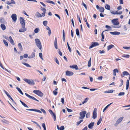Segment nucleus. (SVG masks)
Instances as JSON below:
<instances>
[{"mask_svg": "<svg viewBox=\"0 0 130 130\" xmlns=\"http://www.w3.org/2000/svg\"><path fill=\"white\" fill-rule=\"evenodd\" d=\"M35 41L37 46L40 50H41L42 46L40 40L38 39H35Z\"/></svg>", "mask_w": 130, "mask_h": 130, "instance_id": "nucleus-1", "label": "nucleus"}, {"mask_svg": "<svg viewBox=\"0 0 130 130\" xmlns=\"http://www.w3.org/2000/svg\"><path fill=\"white\" fill-rule=\"evenodd\" d=\"M33 92L39 96L42 97L43 95V93L41 91L38 90H35L33 91Z\"/></svg>", "mask_w": 130, "mask_h": 130, "instance_id": "nucleus-2", "label": "nucleus"}, {"mask_svg": "<svg viewBox=\"0 0 130 130\" xmlns=\"http://www.w3.org/2000/svg\"><path fill=\"white\" fill-rule=\"evenodd\" d=\"M23 80L30 85H34L35 84L34 82L32 80H30L29 79L26 78L24 79Z\"/></svg>", "mask_w": 130, "mask_h": 130, "instance_id": "nucleus-3", "label": "nucleus"}, {"mask_svg": "<svg viewBox=\"0 0 130 130\" xmlns=\"http://www.w3.org/2000/svg\"><path fill=\"white\" fill-rule=\"evenodd\" d=\"M86 113V111H84L80 112L79 115L80 117H79V119H83L85 117V115Z\"/></svg>", "mask_w": 130, "mask_h": 130, "instance_id": "nucleus-4", "label": "nucleus"}, {"mask_svg": "<svg viewBox=\"0 0 130 130\" xmlns=\"http://www.w3.org/2000/svg\"><path fill=\"white\" fill-rule=\"evenodd\" d=\"M123 118V117H121L119 118L114 124L115 126H117L118 124L121 122Z\"/></svg>", "mask_w": 130, "mask_h": 130, "instance_id": "nucleus-5", "label": "nucleus"}, {"mask_svg": "<svg viewBox=\"0 0 130 130\" xmlns=\"http://www.w3.org/2000/svg\"><path fill=\"white\" fill-rule=\"evenodd\" d=\"M118 19H114L111 21L112 22L114 25L118 26L119 24V22L118 21Z\"/></svg>", "mask_w": 130, "mask_h": 130, "instance_id": "nucleus-6", "label": "nucleus"}, {"mask_svg": "<svg viewBox=\"0 0 130 130\" xmlns=\"http://www.w3.org/2000/svg\"><path fill=\"white\" fill-rule=\"evenodd\" d=\"M97 109L96 108H95L93 110L92 118L93 119H95L96 118L97 116V114L96 112Z\"/></svg>", "mask_w": 130, "mask_h": 130, "instance_id": "nucleus-7", "label": "nucleus"}, {"mask_svg": "<svg viewBox=\"0 0 130 130\" xmlns=\"http://www.w3.org/2000/svg\"><path fill=\"white\" fill-rule=\"evenodd\" d=\"M22 28L19 30V31L20 32H23L26 30V29L25 27V25H21Z\"/></svg>", "mask_w": 130, "mask_h": 130, "instance_id": "nucleus-8", "label": "nucleus"}, {"mask_svg": "<svg viewBox=\"0 0 130 130\" xmlns=\"http://www.w3.org/2000/svg\"><path fill=\"white\" fill-rule=\"evenodd\" d=\"M20 21L21 25H25V22L23 18L22 17H20Z\"/></svg>", "mask_w": 130, "mask_h": 130, "instance_id": "nucleus-9", "label": "nucleus"}, {"mask_svg": "<svg viewBox=\"0 0 130 130\" xmlns=\"http://www.w3.org/2000/svg\"><path fill=\"white\" fill-rule=\"evenodd\" d=\"M74 73L72 71H67L66 72V75L67 76H71L73 75Z\"/></svg>", "mask_w": 130, "mask_h": 130, "instance_id": "nucleus-10", "label": "nucleus"}, {"mask_svg": "<svg viewBox=\"0 0 130 130\" xmlns=\"http://www.w3.org/2000/svg\"><path fill=\"white\" fill-rule=\"evenodd\" d=\"M25 94L27 96L28 98H29L30 99H32L34 100H35L37 101L38 102L39 101L36 99L34 97L31 96L29 94H28L27 93H25Z\"/></svg>", "mask_w": 130, "mask_h": 130, "instance_id": "nucleus-11", "label": "nucleus"}, {"mask_svg": "<svg viewBox=\"0 0 130 130\" xmlns=\"http://www.w3.org/2000/svg\"><path fill=\"white\" fill-rule=\"evenodd\" d=\"M11 17L14 22H15L17 19V15L15 14H13Z\"/></svg>", "mask_w": 130, "mask_h": 130, "instance_id": "nucleus-12", "label": "nucleus"}, {"mask_svg": "<svg viewBox=\"0 0 130 130\" xmlns=\"http://www.w3.org/2000/svg\"><path fill=\"white\" fill-rule=\"evenodd\" d=\"M99 45L98 43L97 42H92L91 45L89 47L90 49L91 48L93 47L97 46Z\"/></svg>", "mask_w": 130, "mask_h": 130, "instance_id": "nucleus-13", "label": "nucleus"}, {"mask_svg": "<svg viewBox=\"0 0 130 130\" xmlns=\"http://www.w3.org/2000/svg\"><path fill=\"white\" fill-rule=\"evenodd\" d=\"M129 75V73L126 71H124L122 72L121 76L122 77H124L125 76H127Z\"/></svg>", "mask_w": 130, "mask_h": 130, "instance_id": "nucleus-14", "label": "nucleus"}, {"mask_svg": "<svg viewBox=\"0 0 130 130\" xmlns=\"http://www.w3.org/2000/svg\"><path fill=\"white\" fill-rule=\"evenodd\" d=\"M94 122H92L90 123L88 125V128L90 129H92L94 125Z\"/></svg>", "mask_w": 130, "mask_h": 130, "instance_id": "nucleus-15", "label": "nucleus"}, {"mask_svg": "<svg viewBox=\"0 0 130 130\" xmlns=\"http://www.w3.org/2000/svg\"><path fill=\"white\" fill-rule=\"evenodd\" d=\"M26 110L28 111H35L37 112H38L42 113L41 112L40 110L38 109H26Z\"/></svg>", "mask_w": 130, "mask_h": 130, "instance_id": "nucleus-16", "label": "nucleus"}, {"mask_svg": "<svg viewBox=\"0 0 130 130\" xmlns=\"http://www.w3.org/2000/svg\"><path fill=\"white\" fill-rule=\"evenodd\" d=\"M110 33L112 35H118L120 34V33L118 31H114L113 32H110Z\"/></svg>", "mask_w": 130, "mask_h": 130, "instance_id": "nucleus-17", "label": "nucleus"}, {"mask_svg": "<svg viewBox=\"0 0 130 130\" xmlns=\"http://www.w3.org/2000/svg\"><path fill=\"white\" fill-rule=\"evenodd\" d=\"M70 67L71 68H74L76 70H77L78 69V67L76 65H73L72 66H70Z\"/></svg>", "mask_w": 130, "mask_h": 130, "instance_id": "nucleus-18", "label": "nucleus"}, {"mask_svg": "<svg viewBox=\"0 0 130 130\" xmlns=\"http://www.w3.org/2000/svg\"><path fill=\"white\" fill-rule=\"evenodd\" d=\"M8 40L10 41V42L11 43V44L13 45H14V41L12 39V37L11 36H10L9 37Z\"/></svg>", "mask_w": 130, "mask_h": 130, "instance_id": "nucleus-19", "label": "nucleus"}, {"mask_svg": "<svg viewBox=\"0 0 130 130\" xmlns=\"http://www.w3.org/2000/svg\"><path fill=\"white\" fill-rule=\"evenodd\" d=\"M46 29L48 31V36H50L52 33L51 30L50 28V27H48V26H46Z\"/></svg>", "mask_w": 130, "mask_h": 130, "instance_id": "nucleus-20", "label": "nucleus"}, {"mask_svg": "<svg viewBox=\"0 0 130 130\" xmlns=\"http://www.w3.org/2000/svg\"><path fill=\"white\" fill-rule=\"evenodd\" d=\"M1 121L3 123L6 124H8L9 123V121L6 120L4 119H3L1 120Z\"/></svg>", "mask_w": 130, "mask_h": 130, "instance_id": "nucleus-21", "label": "nucleus"}, {"mask_svg": "<svg viewBox=\"0 0 130 130\" xmlns=\"http://www.w3.org/2000/svg\"><path fill=\"white\" fill-rule=\"evenodd\" d=\"M82 88L83 89H90V90L91 91H94L95 90H97V89H89L87 87H82Z\"/></svg>", "mask_w": 130, "mask_h": 130, "instance_id": "nucleus-22", "label": "nucleus"}, {"mask_svg": "<svg viewBox=\"0 0 130 130\" xmlns=\"http://www.w3.org/2000/svg\"><path fill=\"white\" fill-rule=\"evenodd\" d=\"M1 27L3 30H5L6 28V26L4 24H1Z\"/></svg>", "mask_w": 130, "mask_h": 130, "instance_id": "nucleus-23", "label": "nucleus"}, {"mask_svg": "<svg viewBox=\"0 0 130 130\" xmlns=\"http://www.w3.org/2000/svg\"><path fill=\"white\" fill-rule=\"evenodd\" d=\"M35 56V54L34 53H32L30 55H29L28 57V58H32L34 57Z\"/></svg>", "mask_w": 130, "mask_h": 130, "instance_id": "nucleus-24", "label": "nucleus"}, {"mask_svg": "<svg viewBox=\"0 0 130 130\" xmlns=\"http://www.w3.org/2000/svg\"><path fill=\"white\" fill-rule=\"evenodd\" d=\"M114 47V45L112 44L109 45L107 47V50L108 51L109 50Z\"/></svg>", "mask_w": 130, "mask_h": 130, "instance_id": "nucleus-25", "label": "nucleus"}, {"mask_svg": "<svg viewBox=\"0 0 130 130\" xmlns=\"http://www.w3.org/2000/svg\"><path fill=\"white\" fill-rule=\"evenodd\" d=\"M0 22L1 24H4L6 23L4 19H0Z\"/></svg>", "mask_w": 130, "mask_h": 130, "instance_id": "nucleus-26", "label": "nucleus"}, {"mask_svg": "<svg viewBox=\"0 0 130 130\" xmlns=\"http://www.w3.org/2000/svg\"><path fill=\"white\" fill-rule=\"evenodd\" d=\"M103 118L102 117H101L99 119L97 123V125H99L100 124V123L101 122Z\"/></svg>", "mask_w": 130, "mask_h": 130, "instance_id": "nucleus-27", "label": "nucleus"}, {"mask_svg": "<svg viewBox=\"0 0 130 130\" xmlns=\"http://www.w3.org/2000/svg\"><path fill=\"white\" fill-rule=\"evenodd\" d=\"M105 8L106 9L108 10H110V5L107 4H106L105 6Z\"/></svg>", "mask_w": 130, "mask_h": 130, "instance_id": "nucleus-28", "label": "nucleus"}, {"mask_svg": "<svg viewBox=\"0 0 130 130\" xmlns=\"http://www.w3.org/2000/svg\"><path fill=\"white\" fill-rule=\"evenodd\" d=\"M18 47L19 48L20 50L22 51L23 50V47L21 44L20 43H19L18 44Z\"/></svg>", "mask_w": 130, "mask_h": 130, "instance_id": "nucleus-29", "label": "nucleus"}, {"mask_svg": "<svg viewBox=\"0 0 130 130\" xmlns=\"http://www.w3.org/2000/svg\"><path fill=\"white\" fill-rule=\"evenodd\" d=\"M129 80H127L126 82V89L127 90L128 88L129 85Z\"/></svg>", "mask_w": 130, "mask_h": 130, "instance_id": "nucleus-30", "label": "nucleus"}, {"mask_svg": "<svg viewBox=\"0 0 130 130\" xmlns=\"http://www.w3.org/2000/svg\"><path fill=\"white\" fill-rule=\"evenodd\" d=\"M36 16L37 17H42V15L39 12H37L36 14Z\"/></svg>", "mask_w": 130, "mask_h": 130, "instance_id": "nucleus-31", "label": "nucleus"}, {"mask_svg": "<svg viewBox=\"0 0 130 130\" xmlns=\"http://www.w3.org/2000/svg\"><path fill=\"white\" fill-rule=\"evenodd\" d=\"M20 102L22 103V104L25 107H26L27 108H28V107L21 100H20Z\"/></svg>", "mask_w": 130, "mask_h": 130, "instance_id": "nucleus-32", "label": "nucleus"}, {"mask_svg": "<svg viewBox=\"0 0 130 130\" xmlns=\"http://www.w3.org/2000/svg\"><path fill=\"white\" fill-rule=\"evenodd\" d=\"M54 46L55 48L56 49H58V47L57 44V40L56 38H55V41L54 42Z\"/></svg>", "mask_w": 130, "mask_h": 130, "instance_id": "nucleus-33", "label": "nucleus"}, {"mask_svg": "<svg viewBox=\"0 0 130 130\" xmlns=\"http://www.w3.org/2000/svg\"><path fill=\"white\" fill-rule=\"evenodd\" d=\"M16 88L18 90V91L21 94H22V95L23 94V93L22 92V91L21 90V89L17 87H16Z\"/></svg>", "mask_w": 130, "mask_h": 130, "instance_id": "nucleus-34", "label": "nucleus"}, {"mask_svg": "<svg viewBox=\"0 0 130 130\" xmlns=\"http://www.w3.org/2000/svg\"><path fill=\"white\" fill-rule=\"evenodd\" d=\"M51 115L52 116L53 118L54 121H56V116L55 113H54L53 114Z\"/></svg>", "mask_w": 130, "mask_h": 130, "instance_id": "nucleus-35", "label": "nucleus"}, {"mask_svg": "<svg viewBox=\"0 0 130 130\" xmlns=\"http://www.w3.org/2000/svg\"><path fill=\"white\" fill-rule=\"evenodd\" d=\"M22 63L24 65H25L27 67H31V66L28 63H25L24 62H22Z\"/></svg>", "mask_w": 130, "mask_h": 130, "instance_id": "nucleus-36", "label": "nucleus"}, {"mask_svg": "<svg viewBox=\"0 0 130 130\" xmlns=\"http://www.w3.org/2000/svg\"><path fill=\"white\" fill-rule=\"evenodd\" d=\"M3 91L6 94L7 96L9 98L11 96L10 95H9V94L7 92V91H6L5 90H4Z\"/></svg>", "mask_w": 130, "mask_h": 130, "instance_id": "nucleus-37", "label": "nucleus"}, {"mask_svg": "<svg viewBox=\"0 0 130 130\" xmlns=\"http://www.w3.org/2000/svg\"><path fill=\"white\" fill-rule=\"evenodd\" d=\"M91 58H90V60L88 61V67H90L91 65Z\"/></svg>", "mask_w": 130, "mask_h": 130, "instance_id": "nucleus-38", "label": "nucleus"}, {"mask_svg": "<svg viewBox=\"0 0 130 130\" xmlns=\"http://www.w3.org/2000/svg\"><path fill=\"white\" fill-rule=\"evenodd\" d=\"M40 30L38 28H36L34 30V32L35 33H37Z\"/></svg>", "mask_w": 130, "mask_h": 130, "instance_id": "nucleus-39", "label": "nucleus"}, {"mask_svg": "<svg viewBox=\"0 0 130 130\" xmlns=\"http://www.w3.org/2000/svg\"><path fill=\"white\" fill-rule=\"evenodd\" d=\"M46 2L48 3L52 4H53L54 5L55 4L52 1H50V0H47V1H46Z\"/></svg>", "mask_w": 130, "mask_h": 130, "instance_id": "nucleus-40", "label": "nucleus"}, {"mask_svg": "<svg viewBox=\"0 0 130 130\" xmlns=\"http://www.w3.org/2000/svg\"><path fill=\"white\" fill-rule=\"evenodd\" d=\"M99 10L101 12H103L104 10V8L103 7H101L100 8Z\"/></svg>", "mask_w": 130, "mask_h": 130, "instance_id": "nucleus-41", "label": "nucleus"}, {"mask_svg": "<svg viewBox=\"0 0 130 130\" xmlns=\"http://www.w3.org/2000/svg\"><path fill=\"white\" fill-rule=\"evenodd\" d=\"M76 34L77 36H78L79 35V30L78 29H76Z\"/></svg>", "mask_w": 130, "mask_h": 130, "instance_id": "nucleus-42", "label": "nucleus"}, {"mask_svg": "<svg viewBox=\"0 0 130 130\" xmlns=\"http://www.w3.org/2000/svg\"><path fill=\"white\" fill-rule=\"evenodd\" d=\"M105 31H103L102 34H101V36H102V39L101 40V41H104V40H103V39H104V35L103 33V32Z\"/></svg>", "mask_w": 130, "mask_h": 130, "instance_id": "nucleus-43", "label": "nucleus"}, {"mask_svg": "<svg viewBox=\"0 0 130 130\" xmlns=\"http://www.w3.org/2000/svg\"><path fill=\"white\" fill-rule=\"evenodd\" d=\"M43 23L44 26H46L47 23V22L46 21H44L43 22Z\"/></svg>", "mask_w": 130, "mask_h": 130, "instance_id": "nucleus-44", "label": "nucleus"}, {"mask_svg": "<svg viewBox=\"0 0 130 130\" xmlns=\"http://www.w3.org/2000/svg\"><path fill=\"white\" fill-rule=\"evenodd\" d=\"M88 99V98H86L85 101L82 102V104H84V103H86L87 102Z\"/></svg>", "mask_w": 130, "mask_h": 130, "instance_id": "nucleus-45", "label": "nucleus"}, {"mask_svg": "<svg viewBox=\"0 0 130 130\" xmlns=\"http://www.w3.org/2000/svg\"><path fill=\"white\" fill-rule=\"evenodd\" d=\"M129 57V55H123L122 56V57H126V58H128Z\"/></svg>", "mask_w": 130, "mask_h": 130, "instance_id": "nucleus-46", "label": "nucleus"}, {"mask_svg": "<svg viewBox=\"0 0 130 130\" xmlns=\"http://www.w3.org/2000/svg\"><path fill=\"white\" fill-rule=\"evenodd\" d=\"M42 126L43 127L44 130H46L45 125L44 123H42Z\"/></svg>", "mask_w": 130, "mask_h": 130, "instance_id": "nucleus-47", "label": "nucleus"}, {"mask_svg": "<svg viewBox=\"0 0 130 130\" xmlns=\"http://www.w3.org/2000/svg\"><path fill=\"white\" fill-rule=\"evenodd\" d=\"M124 94L125 93L124 92H121L118 95L119 96H121L123 95H124Z\"/></svg>", "mask_w": 130, "mask_h": 130, "instance_id": "nucleus-48", "label": "nucleus"}, {"mask_svg": "<svg viewBox=\"0 0 130 130\" xmlns=\"http://www.w3.org/2000/svg\"><path fill=\"white\" fill-rule=\"evenodd\" d=\"M3 42H4V43L5 45V46H8V43H7V42L5 40H3Z\"/></svg>", "mask_w": 130, "mask_h": 130, "instance_id": "nucleus-49", "label": "nucleus"}, {"mask_svg": "<svg viewBox=\"0 0 130 130\" xmlns=\"http://www.w3.org/2000/svg\"><path fill=\"white\" fill-rule=\"evenodd\" d=\"M121 83L120 84V85H119V87H121L123 84V80L122 79H121L120 80Z\"/></svg>", "mask_w": 130, "mask_h": 130, "instance_id": "nucleus-50", "label": "nucleus"}, {"mask_svg": "<svg viewBox=\"0 0 130 130\" xmlns=\"http://www.w3.org/2000/svg\"><path fill=\"white\" fill-rule=\"evenodd\" d=\"M67 46H68V50H69V52H71V50L70 48V46H69V44L68 42L67 43Z\"/></svg>", "mask_w": 130, "mask_h": 130, "instance_id": "nucleus-51", "label": "nucleus"}, {"mask_svg": "<svg viewBox=\"0 0 130 130\" xmlns=\"http://www.w3.org/2000/svg\"><path fill=\"white\" fill-rule=\"evenodd\" d=\"M39 56L40 57V58L42 60H43V59L42 57V53H40L39 54Z\"/></svg>", "mask_w": 130, "mask_h": 130, "instance_id": "nucleus-52", "label": "nucleus"}, {"mask_svg": "<svg viewBox=\"0 0 130 130\" xmlns=\"http://www.w3.org/2000/svg\"><path fill=\"white\" fill-rule=\"evenodd\" d=\"M122 13V12L121 11H117V14H121Z\"/></svg>", "mask_w": 130, "mask_h": 130, "instance_id": "nucleus-53", "label": "nucleus"}, {"mask_svg": "<svg viewBox=\"0 0 130 130\" xmlns=\"http://www.w3.org/2000/svg\"><path fill=\"white\" fill-rule=\"evenodd\" d=\"M105 27L106 28H108L109 30H111V27L109 26L106 25L105 26Z\"/></svg>", "mask_w": 130, "mask_h": 130, "instance_id": "nucleus-54", "label": "nucleus"}, {"mask_svg": "<svg viewBox=\"0 0 130 130\" xmlns=\"http://www.w3.org/2000/svg\"><path fill=\"white\" fill-rule=\"evenodd\" d=\"M90 112H88L86 114V117L87 118H88L89 117L90 115Z\"/></svg>", "mask_w": 130, "mask_h": 130, "instance_id": "nucleus-55", "label": "nucleus"}, {"mask_svg": "<svg viewBox=\"0 0 130 130\" xmlns=\"http://www.w3.org/2000/svg\"><path fill=\"white\" fill-rule=\"evenodd\" d=\"M41 10H42L43 11V12H46V9L45 8H43L42 7H41Z\"/></svg>", "mask_w": 130, "mask_h": 130, "instance_id": "nucleus-56", "label": "nucleus"}, {"mask_svg": "<svg viewBox=\"0 0 130 130\" xmlns=\"http://www.w3.org/2000/svg\"><path fill=\"white\" fill-rule=\"evenodd\" d=\"M58 92L55 90L53 91V93L55 95H56L57 94Z\"/></svg>", "mask_w": 130, "mask_h": 130, "instance_id": "nucleus-57", "label": "nucleus"}, {"mask_svg": "<svg viewBox=\"0 0 130 130\" xmlns=\"http://www.w3.org/2000/svg\"><path fill=\"white\" fill-rule=\"evenodd\" d=\"M40 110L44 114H45L46 113V112L43 109L41 108L40 109Z\"/></svg>", "mask_w": 130, "mask_h": 130, "instance_id": "nucleus-58", "label": "nucleus"}, {"mask_svg": "<svg viewBox=\"0 0 130 130\" xmlns=\"http://www.w3.org/2000/svg\"><path fill=\"white\" fill-rule=\"evenodd\" d=\"M99 51L100 52V54L104 53H105V51L104 50L101 51V50H100Z\"/></svg>", "mask_w": 130, "mask_h": 130, "instance_id": "nucleus-59", "label": "nucleus"}, {"mask_svg": "<svg viewBox=\"0 0 130 130\" xmlns=\"http://www.w3.org/2000/svg\"><path fill=\"white\" fill-rule=\"evenodd\" d=\"M113 72H115V73H118V71L117 69H115L113 70Z\"/></svg>", "mask_w": 130, "mask_h": 130, "instance_id": "nucleus-60", "label": "nucleus"}, {"mask_svg": "<svg viewBox=\"0 0 130 130\" xmlns=\"http://www.w3.org/2000/svg\"><path fill=\"white\" fill-rule=\"evenodd\" d=\"M11 4H15V2L14 1V0H11Z\"/></svg>", "mask_w": 130, "mask_h": 130, "instance_id": "nucleus-61", "label": "nucleus"}, {"mask_svg": "<svg viewBox=\"0 0 130 130\" xmlns=\"http://www.w3.org/2000/svg\"><path fill=\"white\" fill-rule=\"evenodd\" d=\"M102 78L103 77L102 76H100V77H98L97 79L100 80H102Z\"/></svg>", "mask_w": 130, "mask_h": 130, "instance_id": "nucleus-62", "label": "nucleus"}, {"mask_svg": "<svg viewBox=\"0 0 130 130\" xmlns=\"http://www.w3.org/2000/svg\"><path fill=\"white\" fill-rule=\"evenodd\" d=\"M67 109L68 112H71L72 111V110L71 109L68 108H67Z\"/></svg>", "mask_w": 130, "mask_h": 130, "instance_id": "nucleus-63", "label": "nucleus"}, {"mask_svg": "<svg viewBox=\"0 0 130 130\" xmlns=\"http://www.w3.org/2000/svg\"><path fill=\"white\" fill-rule=\"evenodd\" d=\"M64 127L63 126H62L60 127L59 130H63L64 129Z\"/></svg>", "mask_w": 130, "mask_h": 130, "instance_id": "nucleus-64", "label": "nucleus"}]
</instances>
